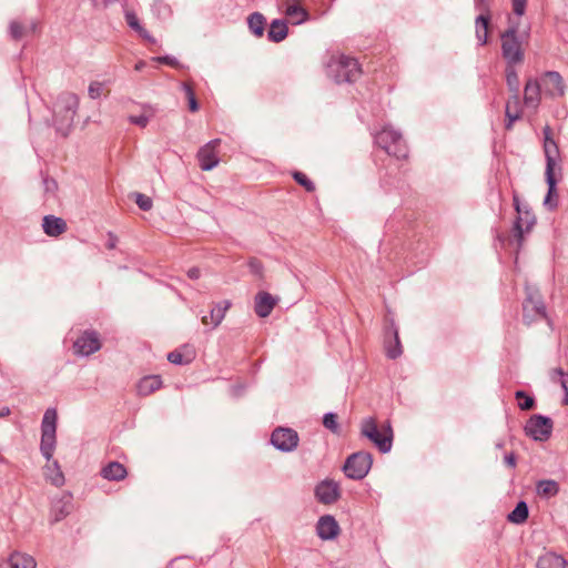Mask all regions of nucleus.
Instances as JSON below:
<instances>
[{"instance_id":"obj_25","label":"nucleus","mask_w":568,"mask_h":568,"mask_svg":"<svg viewBox=\"0 0 568 568\" xmlns=\"http://www.w3.org/2000/svg\"><path fill=\"white\" fill-rule=\"evenodd\" d=\"M162 385L160 376H146L138 384V392L140 395L148 396L159 389Z\"/></svg>"},{"instance_id":"obj_27","label":"nucleus","mask_w":568,"mask_h":568,"mask_svg":"<svg viewBox=\"0 0 568 568\" xmlns=\"http://www.w3.org/2000/svg\"><path fill=\"white\" fill-rule=\"evenodd\" d=\"M288 28L286 22L282 20H274L268 30V39L273 42H280L287 36Z\"/></svg>"},{"instance_id":"obj_35","label":"nucleus","mask_w":568,"mask_h":568,"mask_svg":"<svg viewBox=\"0 0 568 568\" xmlns=\"http://www.w3.org/2000/svg\"><path fill=\"white\" fill-rule=\"evenodd\" d=\"M109 92H110L109 87L103 82L94 81L89 87V94L92 99L105 97L109 94Z\"/></svg>"},{"instance_id":"obj_16","label":"nucleus","mask_w":568,"mask_h":568,"mask_svg":"<svg viewBox=\"0 0 568 568\" xmlns=\"http://www.w3.org/2000/svg\"><path fill=\"white\" fill-rule=\"evenodd\" d=\"M277 304V298L267 292H260L254 300V310L257 316L266 317Z\"/></svg>"},{"instance_id":"obj_18","label":"nucleus","mask_w":568,"mask_h":568,"mask_svg":"<svg viewBox=\"0 0 568 568\" xmlns=\"http://www.w3.org/2000/svg\"><path fill=\"white\" fill-rule=\"evenodd\" d=\"M36 560L23 552L14 551L7 561L0 562V568H36Z\"/></svg>"},{"instance_id":"obj_47","label":"nucleus","mask_w":568,"mask_h":568,"mask_svg":"<svg viewBox=\"0 0 568 568\" xmlns=\"http://www.w3.org/2000/svg\"><path fill=\"white\" fill-rule=\"evenodd\" d=\"M506 460H507L508 465H510L511 467H514L516 465V459L513 455L507 456Z\"/></svg>"},{"instance_id":"obj_24","label":"nucleus","mask_w":568,"mask_h":568,"mask_svg":"<svg viewBox=\"0 0 568 568\" xmlns=\"http://www.w3.org/2000/svg\"><path fill=\"white\" fill-rule=\"evenodd\" d=\"M101 473L102 476L109 480H121L125 478L128 474L125 467L118 462L109 463L105 467H103Z\"/></svg>"},{"instance_id":"obj_30","label":"nucleus","mask_w":568,"mask_h":568,"mask_svg":"<svg viewBox=\"0 0 568 568\" xmlns=\"http://www.w3.org/2000/svg\"><path fill=\"white\" fill-rule=\"evenodd\" d=\"M250 30L256 36L262 37L265 29V18L261 13H253L247 19Z\"/></svg>"},{"instance_id":"obj_19","label":"nucleus","mask_w":568,"mask_h":568,"mask_svg":"<svg viewBox=\"0 0 568 568\" xmlns=\"http://www.w3.org/2000/svg\"><path fill=\"white\" fill-rule=\"evenodd\" d=\"M339 527L331 516H323L317 524V534L322 539H331L338 535Z\"/></svg>"},{"instance_id":"obj_28","label":"nucleus","mask_w":568,"mask_h":568,"mask_svg":"<svg viewBox=\"0 0 568 568\" xmlns=\"http://www.w3.org/2000/svg\"><path fill=\"white\" fill-rule=\"evenodd\" d=\"M538 568H566V560L559 555L549 552L539 558Z\"/></svg>"},{"instance_id":"obj_34","label":"nucleus","mask_w":568,"mask_h":568,"mask_svg":"<svg viewBox=\"0 0 568 568\" xmlns=\"http://www.w3.org/2000/svg\"><path fill=\"white\" fill-rule=\"evenodd\" d=\"M183 89L185 92V97L189 103V110L191 112H195L199 110V105L195 99L194 84L191 81H186L183 83Z\"/></svg>"},{"instance_id":"obj_32","label":"nucleus","mask_w":568,"mask_h":568,"mask_svg":"<svg viewBox=\"0 0 568 568\" xmlns=\"http://www.w3.org/2000/svg\"><path fill=\"white\" fill-rule=\"evenodd\" d=\"M537 493L544 497H552L558 493V484L554 480H541L537 485Z\"/></svg>"},{"instance_id":"obj_41","label":"nucleus","mask_w":568,"mask_h":568,"mask_svg":"<svg viewBox=\"0 0 568 568\" xmlns=\"http://www.w3.org/2000/svg\"><path fill=\"white\" fill-rule=\"evenodd\" d=\"M556 375L558 376V381H559V383L561 384L562 388L566 392V399H565V402H566V404H568V375H566L561 371H557Z\"/></svg>"},{"instance_id":"obj_46","label":"nucleus","mask_w":568,"mask_h":568,"mask_svg":"<svg viewBox=\"0 0 568 568\" xmlns=\"http://www.w3.org/2000/svg\"><path fill=\"white\" fill-rule=\"evenodd\" d=\"M133 122L141 126H144L146 124V119L144 116H141L139 119H134Z\"/></svg>"},{"instance_id":"obj_45","label":"nucleus","mask_w":568,"mask_h":568,"mask_svg":"<svg viewBox=\"0 0 568 568\" xmlns=\"http://www.w3.org/2000/svg\"><path fill=\"white\" fill-rule=\"evenodd\" d=\"M158 61L169 64V65H172V67L175 65V61L169 57L159 58Z\"/></svg>"},{"instance_id":"obj_22","label":"nucleus","mask_w":568,"mask_h":568,"mask_svg":"<svg viewBox=\"0 0 568 568\" xmlns=\"http://www.w3.org/2000/svg\"><path fill=\"white\" fill-rule=\"evenodd\" d=\"M195 357V352L190 346H182L168 355V359L173 364H189Z\"/></svg>"},{"instance_id":"obj_44","label":"nucleus","mask_w":568,"mask_h":568,"mask_svg":"<svg viewBox=\"0 0 568 568\" xmlns=\"http://www.w3.org/2000/svg\"><path fill=\"white\" fill-rule=\"evenodd\" d=\"M187 276L192 280H196L200 277V270L197 267H192L187 271Z\"/></svg>"},{"instance_id":"obj_2","label":"nucleus","mask_w":568,"mask_h":568,"mask_svg":"<svg viewBox=\"0 0 568 568\" xmlns=\"http://www.w3.org/2000/svg\"><path fill=\"white\" fill-rule=\"evenodd\" d=\"M362 434L372 440L381 452L386 453L392 447L393 430L388 422L379 423L375 417L365 419Z\"/></svg>"},{"instance_id":"obj_39","label":"nucleus","mask_w":568,"mask_h":568,"mask_svg":"<svg viewBox=\"0 0 568 568\" xmlns=\"http://www.w3.org/2000/svg\"><path fill=\"white\" fill-rule=\"evenodd\" d=\"M323 424L326 428L332 432H336L337 429V416L334 414H326L323 419Z\"/></svg>"},{"instance_id":"obj_14","label":"nucleus","mask_w":568,"mask_h":568,"mask_svg":"<svg viewBox=\"0 0 568 568\" xmlns=\"http://www.w3.org/2000/svg\"><path fill=\"white\" fill-rule=\"evenodd\" d=\"M316 498L323 504H333L338 498V486L333 480H323L315 489Z\"/></svg>"},{"instance_id":"obj_23","label":"nucleus","mask_w":568,"mask_h":568,"mask_svg":"<svg viewBox=\"0 0 568 568\" xmlns=\"http://www.w3.org/2000/svg\"><path fill=\"white\" fill-rule=\"evenodd\" d=\"M43 230L50 236H58L67 230V224L62 219L45 216L43 220Z\"/></svg>"},{"instance_id":"obj_1","label":"nucleus","mask_w":568,"mask_h":568,"mask_svg":"<svg viewBox=\"0 0 568 568\" xmlns=\"http://www.w3.org/2000/svg\"><path fill=\"white\" fill-rule=\"evenodd\" d=\"M57 412L48 409L42 420L41 452L47 457L48 464L44 467L45 478L54 486L60 487L64 483L63 473L55 460L50 462L55 445Z\"/></svg>"},{"instance_id":"obj_29","label":"nucleus","mask_w":568,"mask_h":568,"mask_svg":"<svg viewBox=\"0 0 568 568\" xmlns=\"http://www.w3.org/2000/svg\"><path fill=\"white\" fill-rule=\"evenodd\" d=\"M229 306H230V304L225 302L223 306L214 307L211 311L210 316L202 317V323L204 325H212V326L219 325L222 322Z\"/></svg>"},{"instance_id":"obj_15","label":"nucleus","mask_w":568,"mask_h":568,"mask_svg":"<svg viewBox=\"0 0 568 568\" xmlns=\"http://www.w3.org/2000/svg\"><path fill=\"white\" fill-rule=\"evenodd\" d=\"M220 145V140L211 141L205 144L197 154L200 165L203 170L212 169L216 163V149Z\"/></svg>"},{"instance_id":"obj_33","label":"nucleus","mask_w":568,"mask_h":568,"mask_svg":"<svg viewBox=\"0 0 568 568\" xmlns=\"http://www.w3.org/2000/svg\"><path fill=\"white\" fill-rule=\"evenodd\" d=\"M528 517V507L526 503L520 501L509 514L508 519L515 524H523Z\"/></svg>"},{"instance_id":"obj_3","label":"nucleus","mask_w":568,"mask_h":568,"mask_svg":"<svg viewBox=\"0 0 568 568\" xmlns=\"http://www.w3.org/2000/svg\"><path fill=\"white\" fill-rule=\"evenodd\" d=\"M329 67L335 72L338 81H355L362 73L358 61L346 54H338L332 58Z\"/></svg>"},{"instance_id":"obj_6","label":"nucleus","mask_w":568,"mask_h":568,"mask_svg":"<svg viewBox=\"0 0 568 568\" xmlns=\"http://www.w3.org/2000/svg\"><path fill=\"white\" fill-rule=\"evenodd\" d=\"M516 32L517 30L513 28L501 36L503 57L507 60L508 64L519 63L524 58V51Z\"/></svg>"},{"instance_id":"obj_7","label":"nucleus","mask_w":568,"mask_h":568,"mask_svg":"<svg viewBox=\"0 0 568 568\" xmlns=\"http://www.w3.org/2000/svg\"><path fill=\"white\" fill-rule=\"evenodd\" d=\"M280 11L292 24H301L308 19V11L302 0H283L280 4Z\"/></svg>"},{"instance_id":"obj_21","label":"nucleus","mask_w":568,"mask_h":568,"mask_svg":"<svg viewBox=\"0 0 568 568\" xmlns=\"http://www.w3.org/2000/svg\"><path fill=\"white\" fill-rule=\"evenodd\" d=\"M523 115V104L518 95L513 97L506 104V119L507 129L511 128L515 121L519 120Z\"/></svg>"},{"instance_id":"obj_36","label":"nucleus","mask_w":568,"mask_h":568,"mask_svg":"<svg viewBox=\"0 0 568 568\" xmlns=\"http://www.w3.org/2000/svg\"><path fill=\"white\" fill-rule=\"evenodd\" d=\"M516 399H517V404H518L519 408L524 409V410L531 409L535 404L534 398L530 397L529 395H527L523 390H518L516 393Z\"/></svg>"},{"instance_id":"obj_48","label":"nucleus","mask_w":568,"mask_h":568,"mask_svg":"<svg viewBox=\"0 0 568 568\" xmlns=\"http://www.w3.org/2000/svg\"><path fill=\"white\" fill-rule=\"evenodd\" d=\"M399 353H400L399 351H389L388 355H389L390 357H393V358H394V357H396Z\"/></svg>"},{"instance_id":"obj_9","label":"nucleus","mask_w":568,"mask_h":568,"mask_svg":"<svg viewBox=\"0 0 568 568\" xmlns=\"http://www.w3.org/2000/svg\"><path fill=\"white\" fill-rule=\"evenodd\" d=\"M542 93L552 98L562 97L565 93V85L561 75L558 72H546L538 79Z\"/></svg>"},{"instance_id":"obj_43","label":"nucleus","mask_w":568,"mask_h":568,"mask_svg":"<svg viewBox=\"0 0 568 568\" xmlns=\"http://www.w3.org/2000/svg\"><path fill=\"white\" fill-rule=\"evenodd\" d=\"M128 24L135 30H140L138 17L133 12H126L125 14Z\"/></svg>"},{"instance_id":"obj_50","label":"nucleus","mask_w":568,"mask_h":568,"mask_svg":"<svg viewBox=\"0 0 568 568\" xmlns=\"http://www.w3.org/2000/svg\"><path fill=\"white\" fill-rule=\"evenodd\" d=\"M7 414H9V410H8V409H7V410H4V412H2L0 415H7Z\"/></svg>"},{"instance_id":"obj_26","label":"nucleus","mask_w":568,"mask_h":568,"mask_svg":"<svg viewBox=\"0 0 568 568\" xmlns=\"http://www.w3.org/2000/svg\"><path fill=\"white\" fill-rule=\"evenodd\" d=\"M490 17L488 13L480 14L476 20V36L481 44H486L489 37Z\"/></svg>"},{"instance_id":"obj_17","label":"nucleus","mask_w":568,"mask_h":568,"mask_svg":"<svg viewBox=\"0 0 568 568\" xmlns=\"http://www.w3.org/2000/svg\"><path fill=\"white\" fill-rule=\"evenodd\" d=\"M550 130H545V154L547 158V172L546 173H554L555 168L557 165V160L559 156V150L555 141L549 136Z\"/></svg>"},{"instance_id":"obj_4","label":"nucleus","mask_w":568,"mask_h":568,"mask_svg":"<svg viewBox=\"0 0 568 568\" xmlns=\"http://www.w3.org/2000/svg\"><path fill=\"white\" fill-rule=\"evenodd\" d=\"M376 143L388 154H393L397 158L405 155V143L400 134L392 128H384L378 132L376 135Z\"/></svg>"},{"instance_id":"obj_49","label":"nucleus","mask_w":568,"mask_h":568,"mask_svg":"<svg viewBox=\"0 0 568 568\" xmlns=\"http://www.w3.org/2000/svg\"><path fill=\"white\" fill-rule=\"evenodd\" d=\"M144 65L143 62H139L135 64V70H140Z\"/></svg>"},{"instance_id":"obj_38","label":"nucleus","mask_w":568,"mask_h":568,"mask_svg":"<svg viewBox=\"0 0 568 568\" xmlns=\"http://www.w3.org/2000/svg\"><path fill=\"white\" fill-rule=\"evenodd\" d=\"M295 181L302 185L306 191L311 192L314 190V185L312 181L302 172H296L294 174Z\"/></svg>"},{"instance_id":"obj_11","label":"nucleus","mask_w":568,"mask_h":568,"mask_svg":"<svg viewBox=\"0 0 568 568\" xmlns=\"http://www.w3.org/2000/svg\"><path fill=\"white\" fill-rule=\"evenodd\" d=\"M101 343L93 332H84L73 344L74 352L80 355H90L100 349Z\"/></svg>"},{"instance_id":"obj_12","label":"nucleus","mask_w":568,"mask_h":568,"mask_svg":"<svg viewBox=\"0 0 568 568\" xmlns=\"http://www.w3.org/2000/svg\"><path fill=\"white\" fill-rule=\"evenodd\" d=\"M524 318L529 324L534 321L541 320L545 317V307L540 300L535 296L528 297L523 305Z\"/></svg>"},{"instance_id":"obj_31","label":"nucleus","mask_w":568,"mask_h":568,"mask_svg":"<svg viewBox=\"0 0 568 568\" xmlns=\"http://www.w3.org/2000/svg\"><path fill=\"white\" fill-rule=\"evenodd\" d=\"M547 174V182L549 184V190H548V194H547V197H546V201L545 203L549 206V207H556L557 204H558V193H557V190H556V181H555V178H554V173H546Z\"/></svg>"},{"instance_id":"obj_8","label":"nucleus","mask_w":568,"mask_h":568,"mask_svg":"<svg viewBox=\"0 0 568 568\" xmlns=\"http://www.w3.org/2000/svg\"><path fill=\"white\" fill-rule=\"evenodd\" d=\"M551 420L542 416H532L528 419L525 430L526 434L536 440H546L551 433Z\"/></svg>"},{"instance_id":"obj_37","label":"nucleus","mask_w":568,"mask_h":568,"mask_svg":"<svg viewBox=\"0 0 568 568\" xmlns=\"http://www.w3.org/2000/svg\"><path fill=\"white\" fill-rule=\"evenodd\" d=\"M514 64H508L506 69V80L510 88L517 89L518 87V74L514 70Z\"/></svg>"},{"instance_id":"obj_20","label":"nucleus","mask_w":568,"mask_h":568,"mask_svg":"<svg viewBox=\"0 0 568 568\" xmlns=\"http://www.w3.org/2000/svg\"><path fill=\"white\" fill-rule=\"evenodd\" d=\"M514 204L519 215L516 222V231L521 237L525 232H528L531 229L535 223V219L528 211L521 213L517 196H514Z\"/></svg>"},{"instance_id":"obj_10","label":"nucleus","mask_w":568,"mask_h":568,"mask_svg":"<svg viewBox=\"0 0 568 568\" xmlns=\"http://www.w3.org/2000/svg\"><path fill=\"white\" fill-rule=\"evenodd\" d=\"M271 440L275 447L291 450L296 447L298 437L296 432L290 428H277L273 432Z\"/></svg>"},{"instance_id":"obj_5","label":"nucleus","mask_w":568,"mask_h":568,"mask_svg":"<svg viewBox=\"0 0 568 568\" xmlns=\"http://www.w3.org/2000/svg\"><path fill=\"white\" fill-rule=\"evenodd\" d=\"M372 467V456L368 453H356L349 456L345 463L344 471L353 479L364 478Z\"/></svg>"},{"instance_id":"obj_13","label":"nucleus","mask_w":568,"mask_h":568,"mask_svg":"<svg viewBox=\"0 0 568 568\" xmlns=\"http://www.w3.org/2000/svg\"><path fill=\"white\" fill-rule=\"evenodd\" d=\"M541 85L538 79H529L524 89V103L528 108L537 109L541 100Z\"/></svg>"},{"instance_id":"obj_40","label":"nucleus","mask_w":568,"mask_h":568,"mask_svg":"<svg viewBox=\"0 0 568 568\" xmlns=\"http://www.w3.org/2000/svg\"><path fill=\"white\" fill-rule=\"evenodd\" d=\"M136 204L139 205V207L141 210L148 211L152 206V201H151L150 197H148V196H145L143 194H139L136 196Z\"/></svg>"},{"instance_id":"obj_42","label":"nucleus","mask_w":568,"mask_h":568,"mask_svg":"<svg viewBox=\"0 0 568 568\" xmlns=\"http://www.w3.org/2000/svg\"><path fill=\"white\" fill-rule=\"evenodd\" d=\"M526 2L527 0H513V11L519 17L523 16L525 12Z\"/></svg>"}]
</instances>
